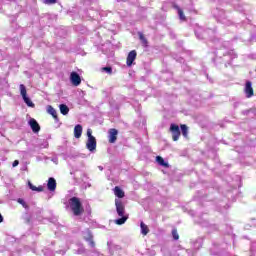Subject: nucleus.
I'll list each match as a JSON object with an SVG mask.
<instances>
[{"mask_svg": "<svg viewBox=\"0 0 256 256\" xmlns=\"http://www.w3.org/2000/svg\"><path fill=\"white\" fill-rule=\"evenodd\" d=\"M115 207L119 219L115 220L116 225H124L127 219H129L128 215H125V203L122 200L115 199Z\"/></svg>", "mask_w": 256, "mask_h": 256, "instance_id": "f257e3e1", "label": "nucleus"}, {"mask_svg": "<svg viewBox=\"0 0 256 256\" xmlns=\"http://www.w3.org/2000/svg\"><path fill=\"white\" fill-rule=\"evenodd\" d=\"M70 205V209L75 217H80L85 213V208L83 207V203H81V199L78 197H72L68 201Z\"/></svg>", "mask_w": 256, "mask_h": 256, "instance_id": "f03ea898", "label": "nucleus"}, {"mask_svg": "<svg viewBox=\"0 0 256 256\" xmlns=\"http://www.w3.org/2000/svg\"><path fill=\"white\" fill-rule=\"evenodd\" d=\"M19 89L24 103H26L28 107H35V104L33 101H31V98L27 96V88L23 84H20Z\"/></svg>", "mask_w": 256, "mask_h": 256, "instance_id": "7ed1b4c3", "label": "nucleus"}, {"mask_svg": "<svg viewBox=\"0 0 256 256\" xmlns=\"http://www.w3.org/2000/svg\"><path fill=\"white\" fill-rule=\"evenodd\" d=\"M170 133H172L173 141H179V137H181V130L179 129V125L171 124L170 125Z\"/></svg>", "mask_w": 256, "mask_h": 256, "instance_id": "20e7f679", "label": "nucleus"}, {"mask_svg": "<svg viewBox=\"0 0 256 256\" xmlns=\"http://www.w3.org/2000/svg\"><path fill=\"white\" fill-rule=\"evenodd\" d=\"M70 81L74 87H79L81 85V76L77 72H71Z\"/></svg>", "mask_w": 256, "mask_h": 256, "instance_id": "39448f33", "label": "nucleus"}, {"mask_svg": "<svg viewBox=\"0 0 256 256\" xmlns=\"http://www.w3.org/2000/svg\"><path fill=\"white\" fill-rule=\"evenodd\" d=\"M244 93L246 94L247 99H251V97H253V95H255L251 81L246 82L245 88H244Z\"/></svg>", "mask_w": 256, "mask_h": 256, "instance_id": "423d86ee", "label": "nucleus"}, {"mask_svg": "<svg viewBox=\"0 0 256 256\" xmlns=\"http://www.w3.org/2000/svg\"><path fill=\"white\" fill-rule=\"evenodd\" d=\"M137 59V51L132 50L128 53V56L126 58V65L127 67H131L133 65V62Z\"/></svg>", "mask_w": 256, "mask_h": 256, "instance_id": "0eeeda50", "label": "nucleus"}, {"mask_svg": "<svg viewBox=\"0 0 256 256\" xmlns=\"http://www.w3.org/2000/svg\"><path fill=\"white\" fill-rule=\"evenodd\" d=\"M170 3H172V7L176 9L180 21H187V18L185 17V13H183V10L179 8L177 4H175V0H170Z\"/></svg>", "mask_w": 256, "mask_h": 256, "instance_id": "6e6552de", "label": "nucleus"}, {"mask_svg": "<svg viewBox=\"0 0 256 256\" xmlns=\"http://www.w3.org/2000/svg\"><path fill=\"white\" fill-rule=\"evenodd\" d=\"M28 125H30L33 133H39L41 131V126L39 125L37 120H35L34 118H31L29 120Z\"/></svg>", "mask_w": 256, "mask_h": 256, "instance_id": "1a4fd4ad", "label": "nucleus"}, {"mask_svg": "<svg viewBox=\"0 0 256 256\" xmlns=\"http://www.w3.org/2000/svg\"><path fill=\"white\" fill-rule=\"evenodd\" d=\"M108 133L109 143H115V141H117V135H119V131H117L115 128H111L109 129Z\"/></svg>", "mask_w": 256, "mask_h": 256, "instance_id": "9d476101", "label": "nucleus"}, {"mask_svg": "<svg viewBox=\"0 0 256 256\" xmlns=\"http://www.w3.org/2000/svg\"><path fill=\"white\" fill-rule=\"evenodd\" d=\"M86 148L88 149V151H95V149H97V139L95 138H90L87 140L86 142Z\"/></svg>", "mask_w": 256, "mask_h": 256, "instance_id": "9b49d317", "label": "nucleus"}, {"mask_svg": "<svg viewBox=\"0 0 256 256\" xmlns=\"http://www.w3.org/2000/svg\"><path fill=\"white\" fill-rule=\"evenodd\" d=\"M47 187H48V191H55L57 189V180H55V178L53 177L49 178Z\"/></svg>", "mask_w": 256, "mask_h": 256, "instance_id": "f8f14e48", "label": "nucleus"}, {"mask_svg": "<svg viewBox=\"0 0 256 256\" xmlns=\"http://www.w3.org/2000/svg\"><path fill=\"white\" fill-rule=\"evenodd\" d=\"M81 135H83V126H81V124H77L74 127V137L76 139H81Z\"/></svg>", "mask_w": 256, "mask_h": 256, "instance_id": "ddd939ff", "label": "nucleus"}, {"mask_svg": "<svg viewBox=\"0 0 256 256\" xmlns=\"http://www.w3.org/2000/svg\"><path fill=\"white\" fill-rule=\"evenodd\" d=\"M114 195H115V197H118V199H123V197H125V191H123V189H121V187L115 186Z\"/></svg>", "mask_w": 256, "mask_h": 256, "instance_id": "4468645a", "label": "nucleus"}, {"mask_svg": "<svg viewBox=\"0 0 256 256\" xmlns=\"http://www.w3.org/2000/svg\"><path fill=\"white\" fill-rule=\"evenodd\" d=\"M47 113H49V115H52L53 119H55V121H59V117L57 116V110H55V108H53V106L48 105L47 106Z\"/></svg>", "mask_w": 256, "mask_h": 256, "instance_id": "2eb2a0df", "label": "nucleus"}, {"mask_svg": "<svg viewBox=\"0 0 256 256\" xmlns=\"http://www.w3.org/2000/svg\"><path fill=\"white\" fill-rule=\"evenodd\" d=\"M28 187L31 189V191H37L38 193H42V191L45 190L42 185L37 187L33 185L31 182H28Z\"/></svg>", "mask_w": 256, "mask_h": 256, "instance_id": "dca6fc26", "label": "nucleus"}, {"mask_svg": "<svg viewBox=\"0 0 256 256\" xmlns=\"http://www.w3.org/2000/svg\"><path fill=\"white\" fill-rule=\"evenodd\" d=\"M180 129L182 131L183 137H185V138L189 137V127H187V125L181 124Z\"/></svg>", "mask_w": 256, "mask_h": 256, "instance_id": "f3484780", "label": "nucleus"}, {"mask_svg": "<svg viewBox=\"0 0 256 256\" xmlns=\"http://www.w3.org/2000/svg\"><path fill=\"white\" fill-rule=\"evenodd\" d=\"M156 161H157L158 164L161 165V167L169 168V163L165 162V159H163V157L157 156Z\"/></svg>", "mask_w": 256, "mask_h": 256, "instance_id": "a211bd4d", "label": "nucleus"}, {"mask_svg": "<svg viewBox=\"0 0 256 256\" xmlns=\"http://www.w3.org/2000/svg\"><path fill=\"white\" fill-rule=\"evenodd\" d=\"M60 113L62 115H68L69 114V107L65 104H60Z\"/></svg>", "mask_w": 256, "mask_h": 256, "instance_id": "6ab92c4d", "label": "nucleus"}, {"mask_svg": "<svg viewBox=\"0 0 256 256\" xmlns=\"http://www.w3.org/2000/svg\"><path fill=\"white\" fill-rule=\"evenodd\" d=\"M141 233L142 235H147L149 233V226H147L145 223H140Z\"/></svg>", "mask_w": 256, "mask_h": 256, "instance_id": "aec40b11", "label": "nucleus"}, {"mask_svg": "<svg viewBox=\"0 0 256 256\" xmlns=\"http://www.w3.org/2000/svg\"><path fill=\"white\" fill-rule=\"evenodd\" d=\"M139 39L140 41H142L143 47H148L149 42L147 41V38H145V35H143V33L139 34Z\"/></svg>", "mask_w": 256, "mask_h": 256, "instance_id": "412c9836", "label": "nucleus"}, {"mask_svg": "<svg viewBox=\"0 0 256 256\" xmlns=\"http://www.w3.org/2000/svg\"><path fill=\"white\" fill-rule=\"evenodd\" d=\"M172 237L174 241H179V233H177V229L172 230Z\"/></svg>", "mask_w": 256, "mask_h": 256, "instance_id": "4be33fe9", "label": "nucleus"}, {"mask_svg": "<svg viewBox=\"0 0 256 256\" xmlns=\"http://www.w3.org/2000/svg\"><path fill=\"white\" fill-rule=\"evenodd\" d=\"M219 21L223 23V25H231V22L225 17L219 18Z\"/></svg>", "mask_w": 256, "mask_h": 256, "instance_id": "5701e85b", "label": "nucleus"}, {"mask_svg": "<svg viewBox=\"0 0 256 256\" xmlns=\"http://www.w3.org/2000/svg\"><path fill=\"white\" fill-rule=\"evenodd\" d=\"M18 203L20 204V205H22V207H24V209H28V205H27V203L25 202V200H23V199H21V198H19L18 199Z\"/></svg>", "mask_w": 256, "mask_h": 256, "instance_id": "b1692460", "label": "nucleus"}, {"mask_svg": "<svg viewBox=\"0 0 256 256\" xmlns=\"http://www.w3.org/2000/svg\"><path fill=\"white\" fill-rule=\"evenodd\" d=\"M102 71H106V73H108V75H112L113 68H111V67H103Z\"/></svg>", "mask_w": 256, "mask_h": 256, "instance_id": "393cba45", "label": "nucleus"}, {"mask_svg": "<svg viewBox=\"0 0 256 256\" xmlns=\"http://www.w3.org/2000/svg\"><path fill=\"white\" fill-rule=\"evenodd\" d=\"M45 5H55L57 0H44Z\"/></svg>", "mask_w": 256, "mask_h": 256, "instance_id": "a878e982", "label": "nucleus"}, {"mask_svg": "<svg viewBox=\"0 0 256 256\" xmlns=\"http://www.w3.org/2000/svg\"><path fill=\"white\" fill-rule=\"evenodd\" d=\"M85 240L88 243H91L93 241V234H91V232H88V237H86Z\"/></svg>", "mask_w": 256, "mask_h": 256, "instance_id": "bb28decb", "label": "nucleus"}, {"mask_svg": "<svg viewBox=\"0 0 256 256\" xmlns=\"http://www.w3.org/2000/svg\"><path fill=\"white\" fill-rule=\"evenodd\" d=\"M87 137H88V139L95 138V136H93V134H92L91 129L87 130Z\"/></svg>", "mask_w": 256, "mask_h": 256, "instance_id": "cd10ccee", "label": "nucleus"}, {"mask_svg": "<svg viewBox=\"0 0 256 256\" xmlns=\"http://www.w3.org/2000/svg\"><path fill=\"white\" fill-rule=\"evenodd\" d=\"M19 165V160H15L13 163H12V167H17Z\"/></svg>", "mask_w": 256, "mask_h": 256, "instance_id": "c85d7f7f", "label": "nucleus"}, {"mask_svg": "<svg viewBox=\"0 0 256 256\" xmlns=\"http://www.w3.org/2000/svg\"><path fill=\"white\" fill-rule=\"evenodd\" d=\"M89 244H90V247H95V241H91V242H89Z\"/></svg>", "mask_w": 256, "mask_h": 256, "instance_id": "c756f323", "label": "nucleus"}, {"mask_svg": "<svg viewBox=\"0 0 256 256\" xmlns=\"http://www.w3.org/2000/svg\"><path fill=\"white\" fill-rule=\"evenodd\" d=\"M0 223H3V215L0 214Z\"/></svg>", "mask_w": 256, "mask_h": 256, "instance_id": "7c9ffc66", "label": "nucleus"}]
</instances>
